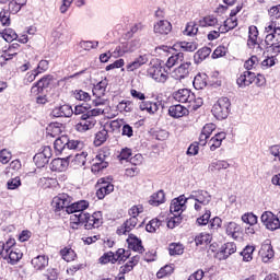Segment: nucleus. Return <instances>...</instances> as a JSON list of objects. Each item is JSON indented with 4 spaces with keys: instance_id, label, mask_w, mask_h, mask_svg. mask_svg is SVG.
Here are the masks:
<instances>
[{
    "instance_id": "f257e3e1",
    "label": "nucleus",
    "mask_w": 280,
    "mask_h": 280,
    "mask_svg": "<svg viewBox=\"0 0 280 280\" xmlns=\"http://www.w3.org/2000/svg\"><path fill=\"white\" fill-rule=\"evenodd\" d=\"M173 98L179 104H188V108L191 110H198L205 104V101L200 96H196L189 89H179L173 93Z\"/></svg>"
},
{
    "instance_id": "f03ea898",
    "label": "nucleus",
    "mask_w": 280,
    "mask_h": 280,
    "mask_svg": "<svg viewBox=\"0 0 280 280\" xmlns=\"http://www.w3.org/2000/svg\"><path fill=\"white\" fill-rule=\"evenodd\" d=\"M265 43L267 47H270L272 54L279 56L280 54V26L277 25V21H270L265 25Z\"/></svg>"
},
{
    "instance_id": "7ed1b4c3",
    "label": "nucleus",
    "mask_w": 280,
    "mask_h": 280,
    "mask_svg": "<svg viewBox=\"0 0 280 280\" xmlns=\"http://www.w3.org/2000/svg\"><path fill=\"white\" fill-rule=\"evenodd\" d=\"M104 224V213L102 211H95L92 214L84 212L82 214V225L85 231H93V229H100Z\"/></svg>"
},
{
    "instance_id": "20e7f679",
    "label": "nucleus",
    "mask_w": 280,
    "mask_h": 280,
    "mask_svg": "<svg viewBox=\"0 0 280 280\" xmlns=\"http://www.w3.org/2000/svg\"><path fill=\"white\" fill-rule=\"evenodd\" d=\"M96 198L104 200L106 196L115 191V185L113 184V176L101 177L97 179L96 185Z\"/></svg>"
},
{
    "instance_id": "39448f33",
    "label": "nucleus",
    "mask_w": 280,
    "mask_h": 280,
    "mask_svg": "<svg viewBox=\"0 0 280 280\" xmlns=\"http://www.w3.org/2000/svg\"><path fill=\"white\" fill-rule=\"evenodd\" d=\"M211 113L215 119H226L229 113H231V100L229 97H220L212 106Z\"/></svg>"
},
{
    "instance_id": "423d86ee",
    "label": "nucleus",
    "mask_w": 280,
    "mask_h": 280,
    "mask_svg": "<svg viewBox=\"0 0 280 280\" xmlns=\"http://www.w3.org/2000/svg\"><path fill=\"white\" fill-rule=\"evenodd\" d=\"M147 73L149 78H152V80L160 84H165L170 80V73L161 65L150 66Z\"/></svg>"
},
{
    "instance_id": "0eeeda50",
    "label": "nucleus",
    "mask_w": 280,
    "mask_h": 280,
    "mask_svg": "<svg viewBox=\"0 0 280 280\" xmlns=\"http://www.w3.org/2000/svg\"><path fill=\"white\" fill-rule=\"evenodd\" d=\"M194 69L191 61H185L182 62L177 68H175L171 77L173 80H177L178 82L185 80L186 78H189V73H191V70Z\"/></svg>"
},
{
    "instance_id": "6e6552de",
    "label": "nucleus",
    "mask_w": 280,
    "mask_h": 280,
    "mask_svg": "<svg viewBox=\"0 0 280 280\" xmlns=\"http://www.w3.org/2000/svg\"><path fill=\"white\" fill-rule=\"evenodd\" d=\"M260 220L266 229H268L269 231H277V229H280V221L278 214H275L270 211H265L261 214Z\"/></svg>"
},
{
    "instance_id": "1a4fd4ad",
    "label": "nucleus",
    "mask_w": 280,
    "mask_h": 280,
    "mask_svg": "<svg viewBox=\"0 0 280 280\" xmlns=\"http://www.w3.org/2000/svg\"><path fill=\"white\" fill-rule=\"evenodd\" d=\"M97 125V119L91 117L88 114L81 115V121L75 125L77 132H86L93 130Z\"/></svg>"
},
{
    "instance_id": "9d476101",
    "label": "nucleus",
    "mask_w": 280,
    "mask_h": 280,
    "mask_svg": "<svg viewBox=\"0 0 280 280\" xmlns=\"http://www.w3.org/2000/svg\"><path fill=\"white\" fill-rule=\"evenodd\" d=\"M54 81V77L51 74H46L37 82L33 84L31 88L32 95H40L45 89H49L51 82Z\"/></svg>"
},
{
    "instance_id": "9b49d317",
    "label": "nucleus",
    "mask_w": 280,
    "mask_h": 280,
    "mask_svg": "<svg viewBox=\"0 0 280 280\" xmlns=\"http://www.w3.org/2000/svg\"><path fill=\"white\" fill-rule=\"evenodd\" d=\"M52 209L55 213H58V211H62V209H66L71 206V197L67 194H59L58 196L54 197L52 199Z\"/></svg>"
},
{
    "instance_id": "f8f14e48",
    "label": "nucleus",
    "mask_w": 280,
    "mask_h": 280,
    "mask_svg": "<svg viewBox=\"0 0 280 280\" xmlns=\"http://www.w3.org/2000/svg\"><path fill=\"white\" fill-rule=\"evenodd\" d=\"M235 253H237V245L235 242H228L220 247L217 253V258H219L220 261H224L230 258L231 255H235Z\"/></svg>"
},
{
    "instance_id": "ddd939ff",
    "label": "nucleus",
    "mask_w": 280,
    "mask_h": 280,
    "mask_svg": "<svg viewBox=\"0 0 280 280\" xmlns=\"http://www.w3.org/2000/svg\"><path fill=\"white\" fill-rule=\"evenodd\" d=\"M51 147H44L43 151L35 154L33 158V161L36 165V167H45L49 163V159H51Z\"/></svg>"
},
{
    "instance_id": "4468645a",
    "label": "nucleus",
    "mask_w": 280,
    "mask_h": 280,
    "mask_svg": "<svg viewBox=\"0 0 280 280\" xmlns=\"http://www.w3.org/2000/svg\"><path fill=\"white\" fill-rule=\"evenodd\" d=\"M186 209H187V198H185V195H182L173 199L170 206L171 213L175 215H183V211H185Z\"/></svg>"
},
{
    "instance_id": "2eb2a0df",
    "label": "nucleus",
    "mask_w": 280,
    "mask_h": 280,
    "mask_svg": "<svg viewBox=\"0 0 280 280\" xmlns=\"http://www.w3.org/2000/svg\"><path fill=\"white\" fill-rule=\"evenodd\" d=\"M126 242L128 244L129 250H133V253H140V254L145 253V247H143V242L137 235L132 233L129 234Z\"/></svg>"
},
{
    "instance_id": "dca6fc26",
    "label": "nucleus",
    "mask_w": 280,
    "mask_h": 280,
    "mask_svg": "<svg viewBox=\"0 0 280 280\" xmlns=\"http://www.w3.org/2000/svg\"><path fill=\"white\" fill-rule=\"evenodd\" d=\"M153 32L158 36H167V34L172 33V22L167 20H160L154 23Z\"/></svg>"
},
{
    "instance_id": "f3484780",
    "label": "nucleus",
    "mask_w": 280,
    "mask_h": 280,
    "mask_svg": "<svg viewBox=\"0 0 280 280\" xmlns=\"http://www.w3.org/2000/svg\"><path fill=\"white\" fill-rule=\"evenodd\" d=\"M253 82H255V72L249 70H245L236 79V84L240 89H246V86H250Z\"/></svg>"
},
{
    "instance_id": "a211bd4d",
    "label": "nucleus",
    "mask_w": 280,
    "mask_h": 280,
    "mask_svg": "<svg viewBox=\"0 0 280 280\" xmlns=\"http://www.w3.org/2000/svg\"><path fill=\"white\" fill-rule=\"evenodd\" d=\"M137 224H139V219L130 217L117 228L116 233L117 235H127V233H130V231L137 228Z\"/></svg>"
},
{
    "instance_id": "6ab92c4d",
    "label": "nucleus",
    "mask_w": 280,
    "mask_h": 280,
    "mask_svg": "<svg viewBox=\"0 0 280 280\" xmlns=\"http://www.w3.org/2000/svg\"><path fill=\"white\" fill-rule=\"evenodd\" d=\"M168 115L173 119H180V117H187L189 115V109L180 104L171 105L168 107Z\"/></svg>"
},
{
    "instance_id": "aec40b11",
    "label": "nucleus",
    "mask_w": 280,
    "mask_h": 280,
    "mask_svg": "<svg viewBox=\"0 0 280 280\" xmlns=\"http://www.w3.org/2000/svg\"><path fill=\"white\" fill-rule=\"evenodd\" d=\"M90 202L88 200H79L77 202L71 203L67 208V213L73 214V213H84L83 211H86L90 207Z\"/></svg>"
},
{
    "instance_id": "412c9836",
    "label": "nucleus",
    "mask_w": 280,
    "mask_h": 280,
    "mask_svg": "<svg viewBox=\"0 0 280 280\" xmlns=\"http://www.w3.org/2000/svg\"><path fill=\"white\" fill-rule=\"evenodd\" d=\"M225 233L229 235V237L237 240V237H240V235L243 233L242 225L231 221L225 225Z\"/></svg>"
},
{
    "instance_id": "4be33fe9",
    "label": "nucleus",
    "mask_w": 280,
    "mask_h": 280,
    "mask_svg": "<svg viewBox=\"0 0 280 280\" xmlns=\"http://www.w3.org/2000/svg\"><path fill=\"white\" fill-rule=\"evenodd\" d=\"M34 270H45L49 266V256L38 255L31 260Z\"/></svg>"
},
{
    "instance_id": "5701e85b",
    "label": "nucleus",
    "mask_w": 280,
    "mask_h": 280,
    "mask_svg": "<svg viewBox=\"0 0 280 280\" xmlns=\"http://www.w3.org/2000/svg\"><path fill=\"white\" fill-rule=\"evenodd\" d=\"M73 115V108L71 105H61L58 107H55L51 110V117H71Z\"/></svg>"
},
{
    "instance_id": "b1692460",
    "label": "nucleus",
    "mask_w": 280,
    "mask_h": 280,
    "mask_svg": "<svg viewBox=\"0 0 280 280\" xmlns=\"http://www.w3.org/2000/svg\"><path fill=\"white\" fill-rule=\"evenodd\" d=\"M224 139H226V132L221 131L218 132L217 135H214L208 142V145L211 150V152H215V150H218V148L222 147V141H224Z\"/></svg>"
},
{
    "instance_id": "393cba45",
    "label": "nucleus",
    "mask_w": 280,
    "mask_h": 280,
    "mask_svg": "<svg viewBox=\"0 0 280 280\" xmlns=\"http://www.w3.org/2000/svg\"><path fill=\"white\" fill-rule=\"evenodd\" d=\"M259 38V30L255 25H250L248 27V39H247V46L253 49L256 45L259 47V42L257 40Z\"/></svg>"
},
{
    "instance_id": "a878e982",
    "label": "nucleus",
    "mask_w": 280,
    "mask_h": 280,
    "mask_svg": "<svg viewBox=\"0 0 280 280\" xmlns=\"http://www.w3.org/2000/svg\"><path fill=\"white\" fill-rule=\"evenodd\" d=\"M16 240L14 238H9L5 243L0 242V253L2 259H8V253L16 249Z\"/></svg>"
},
{
    "instance_id": "bb28decb",
    "label": "nucleus",
    "mask_w": 280,
    "mask_h": 280,
    "mask_svg": "<svg viewBox=\"0 0 280 280\" xmlns=\"http://www.w3.org/2000/svg\"><path fill=\"white\" fill-rule=\"evenodd\" d=\"M190 199L199 202V205H209L211 202V195L207 190H197L190 196Z\"/></svg>"
},
{
    "instance_id": "cd10ccee",
    "label": "nucleus",
    "mask_w": 280,
    "mask_h": 280,
    "mask_svg": "<svg viewBox=\"0 0 280 280\" xmlns=\"http://www.w3.org/2000/svg\"><path fill=\"white\" fill-rule=\"evenodd\" d=\"M173 48L176 51H196V49H198V43L196 42H177L176 44H174Z\"/></svg>"
},
{
    "instance_id": "c85d7f7f",
    "label": "nucleus",
    "mask_w": 280,
    "mask_h": 280,
    "mask_svg": "<svg viewBox=\"0 0 280 280\" xmlns=\"http://www.w3.org/2000/svg\"><path fill=\"white\" fill-rule=\"evenodd\" d=\"M67 167H69L67 159L57 158L50 163L51 172H67Z\"/></svg>"
},
{
    "instance_id": "c756f323",
    "label": "nucleus",
    "mask_w": 280,
    "mask_h": 280,
    "mask_svg": "<svg viewBox=\"0 0 280 280\" xmlns=\"http://www.w3.org/2000/svg\"><path fill=\"white\" fill-rule=\"evenodd\" d=\"M46 130L48 137L56 139V137L58 138L65 132V126L61 122H51Z\"/></svg>"
},
{
    "instance_id": "7c9ffc66",
    "label": "nucleus",
    "mask_w": 280,
    "mask_h": 280,
    "mask_svg": "<svg viewBox=\"0 0 280 280\" xmlns=\"http://www.w3.org/2000/svg\"><path fill=\"white\" fill-rule=\"evenodd\" d=\"M259 255L265 264H268L272 257H275V249H272V245L262 244L259 250Z\"/></svg>"
},
{
    "instance_id": "2f4dec72",
    "label": "nucleus",
    "mask_w": 280,
    "mask_h": 280,
    "mask_svg": "<svg viewBox=\"0 0 280 280\" xmlns=\"http://www.w3.org/2000/svg\"><path fill=\"white\" fill-rule=\"evenodd\" d=\"M139 108L140 110H147V113H150V115H154L159 110V103L143 100L139 102Z\"/></svg>"
},
{
    "instance_id": "473e14b6",
    "label": "nucleus",
    "mask_w": 280,
    "mask_h": 280,
    "mask_svg": "<svg viewBox=\"0 0 280 280\" xmlns=\"http://www.w3.org/2000/svg\"><path fill=\"white\" fill-rule=\"evenodd\" d=\"M59 255L63 261H75L78 258V254H75V250L71 248V246H66L60 249Z\"/></svg>"
},
{
    "instance_id": "72a5a7b5",
    "label": "nucleus",
    "mask_w": 280,
    "mask_h": 280,
    "mask_svg": "<svg viewBox=\"0 0 280 280\" xmlns=\"http://www.w3.org/2000/svg\"><path fill=\"white\" fill-rule=\"evenodd\" d=\"M211 56V48L210 47H202L199 50H197L194 55L195 65H200V62H203V60H207Z\"/></svg>"
},
{
    "instance_id": "f704fd0d",
    "label": "nucleus",
    "mask_w": 280,
    "mask_h": 280,
    "mask_svg": "<svg viewBox=\"0 0 280 280\" xmlns=\"http://www.w3.org/2000/svg\"><path fill=\"white\" fill-rule=\"evenodd\" d=\"M165 202V191L163 189L158 190L153 195H151L149 205L152 207H160V205H164Z\"/></svg>"
},
{
    "instance_id": "c9c22d12",
    "label": "nucleus",
    "mask_w": 280,
    "mask_h": 280,
    "mask_svg": "<svg viewBox=\"0 0 280 280\" xmlns=\"http://www.w3.org/2000/svg\"><path fill=\"white\" fill-rule=\"evenodd\" d=\"M231 164L224 160H217L209 164L208 172H221V170H229Z\"/></svg>"
},
{
    "instance_id": "e433bc0d",
    "label": "nucleus",
    "mask_w": 280,
    "mask_h": 280,
    "mask_svg": "<svg viewBox=\"0 0 280 280\" xmlns=\"http://www.w3.org/2000/svg\"><path fill=\"white\" fill-rule=\"evenodd\" d=\"M114 261L115 264H124L130 259V250H127L125 248H118L114 253Z\"/></svg>"
},
{
    "instance_id": "4c0bfd02",
    "label": "nucleus",
    "mask_w": 280,
    "mask_h": 280,
    "mask_svg": "<svg viewBox=\"0 0 280 280\" xmlns=\"http://www.w3.org/2000/svg\"><path fill=\"white\" fill-rule=\"evenodd\" d=\"M0 23L3 27L12 25V13L8 10V7L2 8L0 11Z\"/></svg>"
},
{
    "instance_id": "58836bf2",
    "label": "nucleus",
    "mask_w": 280,
    "mask_h": 280,
    "mask_svg": "<svg viewBox=\"0 0 280 280\" xmlns=\"http://www.w3.org/2000/svg\"><path fill=\"white\" fill-rule=\"evenodd\" d=\"M106 141H108V130H106V128H103L95 133L94 145L95 148H100V145H104Z\"/></svg>"
},
{
    "instance_id": "ea45409f",
    "label": "nucleus",
    "mask_w": 280,
    "mask_h": 280,
    "mask_svg": "<svg viewBox=\"0 0 280 280\" xmlns=\"http://www.w3.org/2000/svg\"><path fill=\"white\" fill-rule=\"evenodd\" d=\"M68 138H69V136L62 135L55 140L54 148H55L56 152L62 153V152H65V150H67Z\"/></svg>"
},
{
    "instance_id": "a19ab883",
    "label": "nucleus",
    "mask_w": 280,
    "mask_h": 280,
    "mask_svg": "<svg viewBox=\"0 0 280 280\" xmlns=\"http://www.w3.org/2000/svg\"><path fill=\"white\" fill-rule=\"evenodd\" d=\"M199 27H215L218 18L214 15H206L198 21Z\"/></svg>"
},
{
    "instance_id": "79ce46f5",
    "label": "nucleus",
    "mask_w": 280,
    "mask_h": 280,
    "mask_svg": "<svg viewBox=\"0 0 280 280\" xmlns=\"http://www.w3.org/2000/svg\"><path fill=\"white\" fill-rule=\"evenodd\" d=\"M7 259H9V264L12 266L19 264L21 259H23V254L21 253V249L15 248L11 249V252L7 253Z\"/></svg>"
},
{
    "instance_id": "37998d69",
    "label": "nucleus",
    "mask_w": 280,
    "mask_h": 280,
    "mask_svg": "<svg viewBox=\"0 0 280 280\" xmlns=\"http://www.w3.org/2000/svg\"><path fill=\"white\" fill-rule=\"evenodd\" d=\"M237 27V18L231 16L224 21L223 26H221V34H226V32H231V30H235Z\"/></svg>"
},
{
    "instance_id": "c03bdc74",
    "label": "nucleus",
    "mask_w": 280,
    "mask_h": 280,
    "mask_svg": "<svg viewBox=\"0 0 280 280\" xmlns=\"http://www.w3.org/2000/svg\"><path fill=\"white\" fill-rule=\"evenodd\" d=\"M184 60H185V54L177 52L168 57L165 66L167 67V69H172V67H175V65H178V62H183Z\"/></svg>"
},
{
    "instance_id": "a18cd8bd",
    "label": "nucleus",
    "mask_w": 280,
    "mask_h": 280,
    "mask_svg": "<svg viewBox=\"0 0 280 280\" xmlns=\"http://www.w3.org/2000/svg\"><path fill=\"white\" fill-rule=\"evenodd\" d=\"M119 113H132L135 110V103L132 101L122 100L117 105Z\"/></svg>"
},
{
    "instance_id": "49530a36",
    "label": "nucleus",
    "mask_w": 280,
    "mask_h": 280,
    "mask_svg": "<svg viewBox=\"0 0 280 280\" xmlns=\"http://www.w3.org/2000/svg\"><path fill=\"white\" fill-rule=\"evenodd\" d=\"M145 62H148V60H145L143 56H140L136 58L132 62L128 63L126 69L127 71H137V69L143 67Z\"/></svg>"
},
{
    "instance_id": "de8ad7c7",
    "label": "nucleus",
    "mask_w": 280,
    "mask_h": 280,
    "mask_svg": "<svg viewBox=\"0 0 280 280\" xmlns=\"http://www.w3.org/2000/svg\"><path fill=\"white\" fill-rule=\"evenodd\" d=\"M0 36L7 43H12L13 40H16V38H19L16 31H14L13 28H4L3 32L0 33Z\"/></svg>"
},
{
    "instance_id": "09e8293b",
    "label": "nucleus",
    "mask_w": 280,
    "mask_h": 280,
    "mask_svg": "<svg viewBox=\"0 0 280 280\" xmlns=\"http://www.w3.org/2000/svg\"><path fill=\"white\" fill-rule=\"evenodd\" d=\"M192 85L197 91H202V89L207 86V78L205 74L198 73L192 81Z\"/></svg>"
},
{
    "instance_id": "8fccbe9b",
    "label": "nucleus",
    "mask_w": 280,
    "mask_h": 280,
    "mask_svg": "<svg viewBox=\"0 0 280 280\" xmlns=\"http://www.w3.org/2000/svg\"><path fill=\"white\" fill-rule=\"evenodd\" d=\"M163 224V221L159 218H154L145 225V230L148 233H156L159 229H161V225Z\"/></svg>"
},
{
    "instance_id": "3c124183",
    "label": "nucleus",
    "mask_w": 280,
    "mask_h": 280,
    "mask_svg": "<svg viewBox=\"0 0 280 280\" xmlns=\"http://www.w3.org/2000/svg\"><path fill=\"white\" fill-rule=\"evenodd\" d=\"M108 159H110V149L107 147H103L95 156V161H101L103 163H108Z\"/></svg>"
},
{
    "instance_id": "603ef678",
    "label": "nucleus",
    "mask_w": 280,
    "mask_h": 280,
    "mask_svg": "<svg viewBox=\"0 0 280 280\" xmlns=\"http://www.w3.org/2000/svg\"><path fill=\"white\" fill-rule=\"evenodd\" d=\"M72 96L74 97V100H78L79 102H91V94L83 90L72 91Z\"/></svg>"
},
{
    "instance_id": "864d4df0",
    "label": "nucleus",
    "mask_w": 280,
    "mask_h": 280,
    "mask_svg": "<svg viewBox=\"0 0 280 280\" xmlns=\"http://www.w3.org/2000/svg\"><path fill=\"white\" fill-rule=\"evenodd\" d=\"M98 264L102 266H106V264H116L115 262V252H107L104 253L100 258H98Z\"/></svg>"
},
{
    "instance_id": "5fc2aeb1",
    "label": "nucleus",
    "mask_w": 280,
    "mask_h": 280,
    "mask_svg": "<svg viewBox=\"0 0 280 280\" xmlns=\"http://www.w3.org/2000/svg\"><path fill=\"white\" fill-rule=\"evenodd\" d=\"M168 253L171 256L183 255V253H185V247L180 243H171L168 245Z\"/></svg>"
},
{
    "instance_id": "6e6d98bb",
    "label": "nucleus",
    "mask_w": 280,
    "mask_h": 280,
    "mask_svg": "<svg viewBox=\"0 0 280 280\" xmlns=\"http://www.w3.org/2000/svg\"><path fill=\"white\" fill-rule=\"evenodd\" d=\"M171 275H174V267L172 265H165L156 272L158 279H165V277Z\"/></svg>"
},
{
    "instance_id": "4d7b16f0",
    "label": "nucleus",
    "mask_w": 280,
    "mask_h": 280,
    "mask_svg": "<svg viewBox=\"0 0 280 280\" xmlns=\"http://www.w3.org/2000/svg\"><path fill=\"white\" fill-rule=\"evenodd\" d=\"M183 34L184 36H196L198 34V24L196 22H188Z\"/></svg>"
},
{
    "instance_id": "13d9d810",
    "label": "nucleus",
    "mask_w": 280,
    "mask_h": 280,
    "mask_svg": "<svg viewBox=\"0 0 280 280\" xmlns=\"http://www.w3.org/2000/svg\"><path fill=\"white\" fill-rule=\"evenodd\" d=\"M182 223H183V215H180V214H173L167 220V228L168 229H176V226H180Z\"/></svg>"
},
{
    "instance_id": "bf43d9fd",
    "label": "nucleus",
    "mask_w": 280,
    "mask_h": 280,
    "mask_svg": "<svg viewBox=\"0 0 280 280\" xmlns=\"http://www.w3.org/2000/svg\"><path fill=\"white\" fill-rule=\"evenodd\" d=\"M258 65L259 58L253 55L248 60L244 62V69H246V71H253V69H256Z\"/></svg>"
},
{
    "instance_id": "052dcab7",
    "label": "nucleus",
    "mask_w": 280,
    "mask_h": 280,
    "mask_svg": "<svg viewBox=\"0 0 280 280\" xmlns=\"http://www.w3.org/2000/svg\"><path fill=\"white\" fill-rule=\"evenodd\" d=\"M67 150H84V142L81 140H73L68 138Z\"/></svg>"
},
{
    "instance_id": "680f3d73",
    "label": "nucleus",
    "mask_w": 280,
    "mask_h": 280,
    "mask_svg": "<svg viewBox=\"0 0 280 280\" xmlns=\"http://www.w3.org/2000/svg\"><path fill=\"white\" fill-rule=\"evenodd\" d=\"M253 253H255V246L247 245L242 252L241 255L244 261H253Z\"/></svg>"
},
{
    "instance_id": "e2e57ef3",
    "label": "nucleus",
    "mask_w": 280,
    "mask_h": 280,
    "mask_svg": "<svg viewBox=\"0 0 280 280\" xmlns=\"http://www.w3.org/2000/svg\"><path fill=\"white\" fill-rule=\"evenodd\" d=\"M241 220L245 224H249V226H255V224H257V215H255L253 212L244 213Z\"/></svg>"
},
{
    "instance_id": "0e129e2a",
    "label": "nucleus",
    "mask_w": 280,
    "mask_h": 280,
    "mask_svg": "<svg viewBox=\"0 0 280 280\" xmlns=\"http://www.w3.org/2000/svg\"><path fill=\"white\" fill-rule=\"evenodd\" d=\"M211 235L207 233H200L195 237V244L197 246H202V244H210Z\"/></svg>"
},
{
    "instance_id": "69168bd1",
    "label": "nucleus",
    "mask_w": 280,
    "mask_h": 280,
    "mask_svg": "<svg viewBox=\"0 0 280 280\" xmlns=\"http://www.w3.org/2000/svg\"><path fill=\"white\" fill-rule=\"evenodd\" d=\"M208 228L212 233H217L219 229H222V219L220 217H214L210 220Z\"/></svg>"
},
{
    "instance_id": "338daca9",
    "label": "nucleus",
    "mask_w": 280,
    "mask_h": 280,
    "mask_svg": "<svg viewBox=\"0 0 280 280\" xmlns=\"http://www.w3.org/2000/svg\"><path fill=\"white\" fill-rule=\"evenodd\" d=\"M108 167V162L95 161V163L91 166L92 174H98L102 170H106Z\"/></svg>"
},
{
    "instance_id": "774afa93",
    "label": "nucleus",
    "mask_w": 280,
    "mask_h": 280,
    "mask_svg": "<svg viewBox=\"0 0 280 280\" xmlns=\"http://www.w3.org/2000/svg\"><path fill=\"white\" fill-rule=\"evenodd\" d=\"M268 14L271 21H279L280 20V4L273 5L269 9Z\"/></svg>"
}]
</instances>
